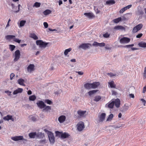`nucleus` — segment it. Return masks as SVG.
<instances>
[{"instance_id":"1","label":"nucleus","mask_w":146,"mask_h":146,"mask_svg":"<svg viewBox=\"0 0 146 146\" xmlns=\"http://www.w3.org/2000/svg\"><path fill=\"white\" fill-rule=\"evenodd\" d=\"M49 43V42H43L41 40H38L36 41L37 45H39L41 48H45L47 46V45Z\"/></svg>"},{"instance_id":"2","label":"nucleus","mask_w":146,"mask_h":146,"mask_svg":"<svg viewBox=\"0 0 146 146\" xmlns=\"http://www.w3.org/2000/svg\"><path fill=\"white\" fill-rule=\"evenodd\" d=\"M47 134L50 143L53 144L55 142V138L53 133L51 132L48 131Z\"/></svg>"},{"instance_id":"3","label":"nucleus","mask_w":146,"mask_h":146,"mask_svg":"<svg viewBox=\"0 0 146 146\" xmlns=\"http://www.w3.org/2000/svg\"><path fill=\"white\" fill-rule=\"evenodd\" d=\"M20 56V52L19 50H16L14 52L15 58L14 59V62L17 61L19 59Z\"/></svg>"},{"instance_id":"4","label":"nucleus","mask_w":146,"mask_h":146,"mask_svg":"<svg viewBox=\"0 0 146 146\" xmlns=\"http://www.w3.org/2000/svg\"><path fill=\"white\" fill-rule=\"evenodd\" d=\"M77 125V129L80 131H82L85 127L84 123L82 121L79 122Z\"/></svg>"},{"instance_id":"5","label":"nucleus","mask_w":146,"mask_h":146,"mask_svg":"<svg viewBox=\"0 0 146 146\" xmlns=\"http://www.w3.org/2000/svg\"><path fill=\"white\" fill-rule=\"evenodd\" d=\"M130 41V39L128 37H123L120 39L119 40L121 44H126L129 43Z\"/></svg>"},{"instance_id":"6","label":"nucleus","mask_w":146,"mask_h":146,"mask_svg":"<svg viewBox=\"0 0 146 146\" xmlns=\"http://www.w3.org/2000/svg\"><path fill=\"white\" fill-rule=\"evenodd\" d=\"M86 112V111H82L81 110H79L77 111L78 114V117L79 118L84 117L85 116V114Z\"/></svg>"},{"instance_id":"7","label":"nucleus","mask_w":146,"mask_h":146,"mask_svg":"<svg viewBox=\"0 0 146 146\" xmlns=\"http://www.w3.org/2000/svg\"><path fill=\"white\" fill-rule=\"evenodd\" d=\"M91 46V44L89 43H83L78 46L79 48H82L86 50L89 48V46Z\"/></svg>"},{"instance_id":"8","label":"nucleus","mask_w":146,"mask_h":146,"mask_svg":"<svg viewBox=\"0 0 146 146\" xmlns=\"http://www.w3.org/2000/svg\"><path fill=\"white\" fill-rule=\"evenodd\" d=\"M35 65L34 64H30L27 67V70L28 72L30 73H31L35 70Z\"/></svg>"},{"instance_id":"9","label":"nucleus","mask_w":146,"mask_h":146,"mask_svg":"<svg viewBox=\"0 0 146 146\" xmlns=\"http://www.w3.org/2000/svg\"><path fill=\"white\" fill-rule=\"evenodd\" d=\"M36 104L38 107L41 109L44 108L46 106V105L42 101H39L38 102L36 103Z\"/></svg>"},{"instance_id":"10","label":"nucleus","mask_w":146,"mask_h":146,"mask_svg":"<svg viewBox=\"0 0 146 146\" xmlns=\"http://www.w3.org/2000/svg\"><path fill=\"white\" fill-rule=\"evenodd\" d=\"M11 139L13 141H17L19 140H22L23 139V137L22 136H17L14 137H12Z\"/></svg>"},{"instance_id":"11","label":"nucleus","mask_w":146,"mask_h":146,"mask_svg":"<svg viewBox=\"0 0 146 146\" xmlns=\"http://www.w3.org/2000/svg\"><path fill=\"white\" fill-rule=\"evenodd\" d=\"M106 116V114L105 113H102L99 117V121L102 122L105 119Z\"/></svg>"},{"instance_id":"12","label":"nucleus","mask_w":146,"mask_h":146,"mask_svg":"<svg viewBox=\"0 0 146 146\" xmlns=\"http://www.w3.org/2000/svg\"><path fill=\"white\" fill-rule=\"evenodd\" d=\"M92 88L95 89L98 88L100 85V82H95L91 83Z\"/></svg>"},{"instance_id":"13","label":"nucleus","mask_w":146,"mask_h":146,"mask_svg":"<svg viewBox=\"0 0 146 146\" xmlns=\"http://www.w3.org/2000/svg\"><path fill=\"white\" fill-rule=\"evenodd\" d=\"M66 119V117L64 115L60 116L58 118V121L60 123L64 122Z\"/></svg>"},{"instance_id":"14","label":"nucleus","mask_w":146,"mask_h":146,"mask_svg":"<svg viewBox=\"0 0 146 146\" xmlns=\"http://www.w3.org/2000/svg\"><path fill=\"white\" fill-rule=\"evenodd\" d=\"M113 29L115 30V31L118 30H125V28L123 26L121 25H117L115 26L113 28Z\"/></svg>"},{"instance_id":"15","label":"nucleus","mask_w":146,"mask_h":146,"mask_svg":"<svg viewBox=\"0 0 146 146\" xmlns=\"http://www.w3.org/2000/svg\"><path fill=\"white\" fill-rule=\"evenodd\" d=\"M84 15L87 17L88 18L91 19L94 17V15L93 13H85Z\"/></svg>"},{"instance_id":"16","label":"nucleus","mask_w":146,"mask_h":146,"mask_svg":"<svg viewBox=\"0 0 146 146\" xmlns=\"http://www.w3.org/2000/svg\"><path fill=\"white\" fill-rule=\"evenodd\" d=\"M114 101V104L116 107L118 108L119 107L120 101L119 99H117Z\"/></svg>"},{"instance_id":"17","label":"nucleus","mask_w":146,"mask_h":146,"mask_svg":"<svg viewBox=\"0 0 146 146\" xmlns=\"http://www.w3.org/2000/svg\"><path fill=\"white\" fill-rule=\"evenodd\" d=\"M108 86L111 88H115L116 87V85L114 84L113 81H112L111 82H108Z\"/></svg>"},{"instance_id":"18","label":"nucleus","mask_w":146,"mask_h":146,"mask_svg":"<svg viewBox=\"0 0 146 146\" xmlns=\"http://www.w3.org/2000/svg\"><path fill=\"white\" fill-rule=\"evenodd\" d=\"M84 88L87 89H90L92 88L91 83H87L84 85Z\"/></svg>"},{"instance_id":"19","label":"nucleus","mask_w":146,"mask_h":146,"mask_svg":"<svg viewBox=\"0 0 146 146\" xmlns=\"http://www.w3.org/2000/svg\"><path fill=\"white\" fill-rule=\"evenodd\" d=\"M3 119L5 120L9 121V120H11L13 121V119L12 118L11 115H8L3 118Z\"/></svg>"},{"instance_id":"20","label":"nucleus","mask_w":146,"mask_h":146,"mask_svg":"<svg viewBox=\"0 0 146 146\" xmlns=\"http://www.w3.org/2000/svg\"><path fill=\"white\" fill-rule=\"evenodd\" d=\"M70 136V135L66 132L62 133L61 135V137L62 139H65L68 138Z\"/></svg>"},{"instance_id":"21","label":"nucleus","mask_w":146,"mask_h":146,"mask_svg":"<svg viewBox=\"0 0 146 146\" xmlns=\"http://www.w3.org/2000/svg\"><path fill=\"white\" fill-rule=\"evenodd\" d=\"M17 82L20 85L25 86V85L24 84L25 80L22 78H20L17 80Z\"/></svg>"},{"instance_id":"22","label":"nucleus","mask_w":146,"mask_h":146,"mask_svg":"<svg viewBox=\"0 0 146 146\" xmlns=\"http://www.w3.org/2000/svg\"><path fill=\"white\" fill-rule=\"evenodd\" d=\"M138 45L142 48H146V42H141L138 44Z\"/></svg>"},{"instance_id":"23","label":"nucleus","mask_w":146,"mask_h":146,"mask_svg":"<svg viewBox=\"0 0 146 146\" xmlns=\"http://www.w3.org/2000/svg\"><path fill=\"white\" fill-rule=\"evenodd\" d=\"M37 134L35 132H31L29 134V136L31 138H35V137H37Z\"/></svg>"},{"instance_id":"24","label":"nucleus","mask_w":146,"mask_h":146,"mask_svg":"<svg viewBox=\"0 0 146 146\" xmlns=\"http://www.w3.org/2000/svg\"><path fill=\"white\" fill-rule=\"evenodd\" d=\"M29 36L34 39L36 40L38 39L37 36L34 33H31L30 34Z\"/></svg>"},{"instance_id":"25","label":"nucleus","mask_w":146,"mask_h":146,"mask_svg":"<svg viewBox=\"0 0 146 146\" xmlns=\"http://www.w3.org/2000/svg\"><path fill=\"white\" fill-rule=\"evenodd\" d=\"M102 99L101 96H96L94 98V100L96 102L99 101Z\"/></svg>"},{"instance_id":"26","label":"nucleus","mask_w":146,"mask_h":146,"mask_svg":"<svg viewBox=\"0 0 146 146\" xmlns=\"http://www.w3.org/2000/svg\"><path fill=\"white\" fill-rule=\"evenodd\" d=\"M122 19L121 18V17H119L115 19H114L113 21V22L115 23H117L120 21H121Z\"/></svg>"},{"instance_id":"27","label":"nucleus","mask_w":146,"mask_h":146,"mask_svg":"<svg viewBox=\"0 0 146 146\" xmlns=\"http://www.w3.org/2000/svg\"><path fill=\"white\" fill-rule=\"evenodd\" d=\"M52 12L49 9H46L43 12V14L45 15H46L49 14Z\"/></svg>"},{"instance_id":"28","label":"nucleus","mask_w":146,"mask_h":146,"mask_svg":"<svg viewBox=\"0 0 146 146\" xmlns=\"http://www.w3.org/2000/svg\"><path fill=\"white\" fill-rule=\"evenodd\" d=\"M98 90H94L89 91L88 92V94L90 96H91L92 95L96 93Z\"/></svg>"},{"instance_id":"29","label":"nucleus","mask_w":146,"mask_h":146,"mask_svg":"<svg viewBox=\"0 0 146 146\" xmlns=\"http://www.w3.org/2000/svg\"><path fill=\"white\" fill-rule=\"evenodd\" d=\"M115 3V1L113 0H110L107 1L106 2V4L110 5L114 4Z\"/></svg>"},{"instance_id":"30","label":"nucleus","mask_w":146,"mask_h":146,"mask_svg":"<svg viewBox=\"0 0 146 146\" xmlns=\"http://www.w3.org/2000/svg\"><path fill=\"white\" fill-rule=\"evenodd\" d=\"M114 105V101H112L111 102L109 103L108 105V107L110 108H113Z\"/></svg>"},{"instance_id":"31","label":"nucleus","mask_w":146,"mask_h":146,"mask_svg":"<svg viewBox=\"0 0 146 146\" xmlns=\"http://www.w3.org/2000/svg\"><path fill=\"white\" fill-rule=\"evenodd\" d=\"M36 98V97L34 95L31 96L29 97V99L30 101H35Z\"/></svg>"},{"instance_id":"32","label":"nucleus","mask_w":146,"mask_h":146,"mask_svg":"<svg viewBox=\"0 0 146 146\" xmlns=\"http://www.w3.org/2000/svg\"><path fill=\"white\" fill-rule=\"evenodd\" d=\"M26 23V21L25 20L21 21L19 23V27H22L24 26Z\"/></svg>"},{"instance_id":"33","label":"nucleus","mask_w":146,"mask_h":146,"mask_svg":"<svg viewBox=\"0 0 146 146\" xmlns=\"http://www.w3.org/2000/svg\"><path fill=\"white\" fill-rule=\"evenodd\" d=\"M72 48H70L68 49H66L64 52V53L65 55H66L68 53L70 52L72 50Z\"/></svg>"},{"instance_id":"34","label":"nucleus","mask_w":146,"mask_h":146,"mask_svg":"<svg viewBox=\"0 0 146 146\" xmlns=\"http://www.w3.org/2000/svg\"><path fill=\"white\" fill-rule=\"evenodd\" d=\"M51 109V108L50 106H46L43 110V111L45 110L46 111H48L50 110Z\"/></svg>"},{"instance_id":"35","label":"nucleus","mask_w":146,"mask_h":146,"mask_svg":"<svg viewBox=\"0 0 146 146\" xmlns=\"http://www.w3.org/2000/svg\"><path fill=\"white\" fill-rule=\"evenodd\" d=\"M44 136V134H43L41 133H38L37 135V137L39 138H43Z\"/></svg>"},{"instance_id":"36","label":"nucleus","mask_w":146,"mask_h":146,"mask_svg":"<svg viewBox=\"0 0 146 146\" xmlns=\"http://www.w3.org/2000/svg\"><path fill=\"white\" fill-rule=\"evenodd\" d=\"M15 37V36L13 35H9L6 36V38L7 40L10 39L11 38L13 39Z\"/></svg>"},{"instance_id":"37","label":"nucleus","mask_w":146,"mask_h":146,"mask_svg":"<svg viewBox=\"0 0 146 146\" xmlns=\"http://www.w3.org/2000/svg\"><path fill=\"white\" fill-rule=\"evenodd\" d=\"M15 48V46L14 45L10 44L9 45V48L11 51H13Z\"/></svg>"},{"instance_id":"38","label":"nucleus","mask_w":146,"mask_h":146,"mask_svg":"<svg viewBox=\"0 0 146 146\" xmlns=\"http://www.w3.org/2000/svg\"><path fill=\"white\" fill-rule=\"evenodd\" d=\"M113 114H111L109 116L108 118L107 119L106 121H107L111 120L113 118Z\"/></svg>"},{"instance_id":"39","label":"nucleus","mask_w":146,"mask_h":146,"mask_svg":"<svg viewBox=\"0 0 146 146\" xmlns=\"http://www.w3.org/2000/svg\"><path fill=\"white\" fill-rule=\"evenodd\" d=\"M44 102L45 103H47L48 104L51 105L52 104V102L50 100L48 99L45 100H44Z\"/></svg>"},{"instance_id":"40","label":"nucleus","mask_w":146,"mask_h":146,"mask_svg":"<svg viewBox=\"0 0 146 146\" xmlns=\"http://www.w3.org/2000/svg\"><path fill=\"white\" fill-rule=\"evenodd\" d=\"M136 28H137L139 30H140L143 26V25L142 24H139L136 26Z\"/></svg>"},{"instance_id":"41","label":"nucleus","mask_w":146,"mask_h":146,"mask_svg":"<svg viewBox=\"0 0 146 146\" xmlns=\"http://www.w3.org/2000/svg\"><path fill=\"white\" fill-rule=\"evenodd\" d=\"M110 34L108 33V32H106L103 35V36L104 38H108L110 36Z\"/></svg>"},{"instance_id":"42","label":"nucleus","mask_w":146,"mask_h":146,"mask_svg":"<svg viewBox=\"0 0 146 146\" xmlns=\"http://www.w3.org/2000/svg\"><path fill=\"white\" fill-rule=\"evenodd\" d=\"M139 31L137 28H136V27H135L132 30V32L133 33H135L137 32L138 31Z\"/></svg>"},{"instance_id":"43","label":"nucleus","mask_w":146,"mask_h":146,"mask_svg":"<svg viewBox=\"0 0 146 146\" xmlns=\"http://www.w3.org/2000/svg\"><path fill=\"white\" fill-rule=\"evenodd\" d=\"M13 40L14 41L17 42L18 43H20L21 42V40L19 39L18 38H13Z\"/></svg>"},{"instance_id":"44","label":"nucleus","mask_w":146,"mask_h":146,"mask_svg":"<svg viewBox=\"0 0 146 146\" xmlns=\"http://www.w3.org/2000/svg\"><path fill=\"white\" fill-rule=\"evenodd\" d=\"M40 3L37 2H36L35 3L33 6H35L36 7H39L40 6Z\"/></svg>"},{"instance_id":"45","label":"nucleus","mask_w":146,"mask_h":146,"mask_svg":"<svg viewBox=\"0 0 146 146\" xmlns=\"http://www.w3.org/2000/svg\"><path fill=\"white\" fill-rule=\"evenodd\" d=\"M30 117L31 120L33 121H35L36 120V118L35 117V116H33L32 115H31L29 116Z\"/></svg>"},{"instance_id":"46","label":"nucleus","mask_w":146,"mask_h":146,"mask_svg":"<svg viewBox=\"0 0 146 146\" xmlns=\"http://www.w3.org/2000/svg\"><path fill=\"white\" fill-rule=\"evenodd\" d=\"M143 78L145 79L146 78V67L144 68V72L143 74Z\"/></svg>"},{"instance_id":"47","label":"nucleus","mask_w":146,"mask_h":146,"mask_svg":"<svg viewBox=\"0 0 146 146\" xmlns=\"http://www.w3.org/2000/svg\"><path fill=\"white\" fill-rule=\"evenodd\" d=\"M126 10L125 8V7L123 8L122 9H121L119 11V13H123L124 11Z\"/></svg>"},{"instance_id":"48","label":"nucleus","mask_w":146,"mask_h":146,"mask_svg":"<svg viewBox=\"0 0 146 146\" xmlns=\"http://www.w3.org/2000/svg\"><path fill=\"white\" fill-rule=\"evenodd\" d=\"M107 74L108 75L110 76V77H112L114 76H115L116 75V74H113L112 73H108Z\"/></svg>"},{"instance_id":"49","label":"nucleus","mask_w":146,"mask_h":146,"mask_svg":"<svg viewBox=\"0 0 146 146\" xmlns=\"http://www.w3.org/2000/svg\"><path fill=\"white\" fill-rule=\"evenodd\" d=\"M99 43L95 41L92 44V45L95 46H98Z\"/></svg>"},{"instance_id":"50","label":"nucleus","mask_w":146,"mask_h":146,"mask_svg":"<svg viewBox=\"0 0 146 146\" xmlns=\"http://www.w3.org/2000/svg\"><path fill=\"white\" fill-rule=\"evenodd\" d=\"M19 93H20L22 92L23 91V89L22 88H18L17 89Z\"/></svg>"},{"instance_id":"51","label":"nucleus","mask_w":146,"mask_h":146,"mask_svg":"<svg viewBox=\"0 0 146 146\" xmlns=\"http://www.w3.org/2000/svg\"><path fill=\"white\" fill-rule=\"evenodd\" d=\"M105 45V43L104 42H102L101 43H99L98 46L100 47H103Z\"/></svg>"},{"instance_id":"52","label":"nucleus","mask_w":146,"mask_h":146,"mask_svg":"<svg viewBox=\"0 0 146 146\" xmlns=\"http://www.w3.org/2000/svg\"><path fill=\"white\" fill-rule=\"evenodd\" d=\"M44 26L45 28H47L48 27V24L46 22H44L43 23Z\"/></svg>"},{"instance_id":"53","label":"nucleus","mask_w":146,"mask_h":146,"mask_svg":"<svg viewBox=\"0 0 146 146\" xmlns=\"http://www.w3.org/2000/svg\"><path fill=\"white\" fill-rule=\"evenodd\" d=\"M143 35V34L142 33H140L138 35H137L136 36V37L137 38H140Z\"/></svg>"},{"instance_id":"54","label":"nucleus","mask_w":146,"mask_h":146,"mask_svg":"<svg viewBox=\"0 0 146 146\" xmlns=\"http://www.w3.org/2000/svg\"><path fill=\"white\" fill-rule=\"evenodd\" d=\"M131 7H132L131 5H127V6L125 7V9L126 10L127 9H129Z\"/></svg>"},{"instance_id":"55","label":"nucleus","mask_w":146,"mask_h":146,"mask_svg":"<svg viewBox=\"0 0 146 146\" xmlns=\"http://www.w3.org/2000/svg\"><path fill=\"white\" fill-rule=\"evenodd\" d=\"M128 108H129L128 106H125H125L124 107L123 110L124 111H125L128 109Z\"/></svg>"},{"instance_id":"56","label":"nucleus","mask_w":146,"mask_h":146,"mask_svg":"<svg viewBox=\"0 0 146 146\" xmlns=\"http://www.w3.org/2000/svg\"><path fill=\"white\" fill-rule=\"evenodd\" d=\"M15 76V74L13 73H12L10 75V79L12 80L13 78Z\"/></svg>"},{"instance_id":"57","label":"nucleus","mask_w":146,"mask_h":146,"mask_svg":"<svg viewBox=\"0 0 146 146\" xmlns=\"http://www.w3.org/2000/svg\"><path fill=\"white\" fill-rule=\"evenodd\" d=\"M11 92L9 91H5V93L7 94L9 96L11 95Z\"/></svg>"},{"instance_id":"58","label":"nucleus","mask_w":146,"mask_h":146,"mask_svg":"<svg viewBox=\"0 0 146 146\" xmlns=\"http://www.w3.org/2000/svg\"><path fill=\"white\" fill-rule=\"evenodd\" d=\"M146 92V86H144L143 89V93H145Z\"/></svg>"},{"instance_id":"59","label":"nucleus","mask_w":146,"mask_h":146,"mask_svg":"<svg viewBox=\"0 0 146 146\" xmlns=\"http://www.w3.org/2000/svg\"><path fill=\"white\" fill-rule=\"evenodd\" d=\"M76 72L78 74L80 75H82L84 74L83 72L81 71Z\"/></svg>"},{"instance_id":"60","label":"nucleus","mask_w":146,"mask_h":146,"mask_svg":"<svg viewBox=\"0 0 146 146\" xmlns=\"http://www.w3.org/2000/svg\"><path fill=\"white\" fill-rule=\"evenodd\" d=\"M141 101L143 103L144 105L145 106V104L146 103V101L143 99H141Z\"/></svg>"},{"instance_id":"61","label":"nucleus","mask_w":146,"mask_h":146,"mask_svg":"<svg viewBox=\"0 0 146 146\" xmlns=\"http://www.w3.org/2000/svg\"><path fill=\"white\" fill-rule=\"evenodd\" d=\"M129 97L130 98H134V95L133 94H129Z\"/></svg>"},{"instance_id":"62","label":"nucleus","mask_w":146,"mask_h":146,"mask_svg":"<svg viewBox=\"0 0 146 146\" xmlns=\"http://www.w3.org/2000/svg\"><path fill=\"white\" fill-rule=\"evenodd\" d=\"M19 93L17 91V90H16L15 91H14L13 93V94L14 95H15V94H17L18 93Z\"/></svg>"},{"instance_id":"63","label":"nucleus","mask_w":146,"mask_h":146,"mask_svg":"<svg viewBox=\"0 0 146 146\" xmlns=\"http://www.w3.org/2000/svg\"><path fill=\"white\" fill-rule=\"evenodd\" d=\"M32 94V92H31V90H29L28 92H27V94L29 95H31V94Z\"/></svg>"},{"instance_id":"64","label":"nucleus","mask_w":146,"mask_h":146,"mask_svg":"<svg viewBox=\"0 0 146 146\" xmlns=\"http://www.w3.org/2000/svg\"><path fill=\"white\" fill-rule=\"evenodd\" d=\"M96 12L97 14L99 13L100 12V11L98 9H97L96 10Z\"/></svg>"}]
</instances>
